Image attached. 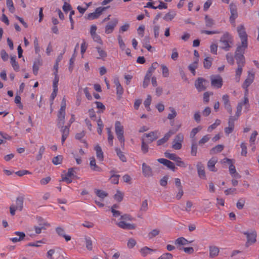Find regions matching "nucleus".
Wrapping results in <instances>:
<instances>
[{"label": "nucleus", "mask_w": 259, "mask_h": 259, "mask_svg": "<svg viewBox=\"0 0 259 259\" xmlns=\"http://www.w3.org/2000/svg\"><path fill=\"white\" fill-rule=\"evenodd\" d=\"M233 41L232 36L229 34V33L226 32L221 37L220 39V42L222 45V48L228 51L231 48L230 44H232Z\"/></svg>", "instance_id": "1"}, {"label": "nucleus", "mask_w": 259, "mask_h": 259, "mask_svg": "<svg viewBox=\"0 0 259 259\" xmlns=\"http://www.w3.org/2000/svg\"><path fill=\"white\" fill-rule=\"evenodd\" d=\"M115 131L117 139L120 142L121 145H124V138L123 136V126L121 125L119 121H116L115 123Z\"/></svg>", "instance_id": "2"}, {"label": "nucleus", "mask_w": 259, "mask_h": 259, "mask_svg": "<svg viewBox=\"0 0 259 259\" xmlns=\"http://www.w3.org/2000/svg\"><path fill=\"white\" fill-rule=\"evenodd\" d=\"M242 233L245 235L247 238V241L245 243L246 246L248 247L256 242V233L255 231H244L242 232Z\"/></svg>", "instance_id": "3"}, {"label": "nucleus", "mask_w": 259, "mask_h": 259, "mask_svg": "<svg viewBox=\"0 0 259 259\" xmlns=\"http://www.w3.org/2000/svg\"><path fill=\"white\" fill-rule=\"evenodd\" d=\"M209 82L202 77H198L195 82V87L197 91L200 92L205 91Z\"/></svg>", "instance_id": "4"}, {"label": "nucleus", "mask_w": 259, "mask_h": 259, "mask_svg": "<svg viewBox=\"0 0 259 259\" xmlns=\"http://www.w3.org/2000/svg\"><path fill=\"white\" fill-rule=\"evenodd\" d=\"M109 8V6L108 7H100L97 8L95 11L93 13H89L88 15L87 19L90 20H94L98 18L102 14V13L105 11L107 9Z\"/></svg>", "instance_id": "5"}, {"label": "nucleus", "mask_w": 259, "mask_h": 259, "mask_svg": "<svg viewBox=\"0 0 259 259\" xmlns=\"http://www.w3.org/2000/svg\"><path fill=\"white\" fill-rule=\"evenodd\" d=\"M211 86L217 89L221 88L223 85V79L220 75L212 76L211 77Z\"/></svg>", "instance_id": "6"}, {"label": "nucleus", "mask_w": 259, "mask_h": 259, "mask_svg": "<svg viewBox=\"0 0 259 259\" xmlns=\"http://www.w3.org/2000/svg\"><path fill=\"white\" fill-rule=\"evenodd\" d=\"M118 22V20L117 18H114L111 21L108 22L105 26V33L106 34L112 33L113 31L114 28L117 25Z\"/></svg>", "instance_id": "7"}, {"label": "nucleus", "mask_w": 259, "mask_h": 259, "mask_svg": "<svg viewBox=\"0 0 259 259\" xmlns=\"http://www.w3.org/2000/svg\"><path fill=\"white\" fill-rule=\"evenodd\" d=\"M254 78V74L248 71L247 77L242 85V88L245 89L246 93L248 92L247 88L253 82Z\"/></svg>", "instance_id": "8"}, {"label": "nucleus", "mask_w": 259, "mask_h": 259, "mask_svg": "<svg viewBox=\"0 0 259 259\" xmlns=\"http://www.w3.org/2000/svg\"><path fill=\"white\" fill-rule=\"evenodd\" d=\"M14 234L18 236L19 237H13L11 238L10 239L11 241H12L14 243H16L17 242H20L22 240H29V238H26V235L23 232H19V231H16L14 232Z\"/></svg>", "instance_id": "9"}, {"label": "nucleus", "mask_w": 259, "mask_h": 259, "mask_svg": "<svg viewBox=\"0 0 259 259\" xmlns=\"http://www.w3.org/2000/svg\"><path fill=\"white\" fill-rule=\"evenodd\" d=\"M222 101L224 103L225 108L228 112L231 114L232 113V108L230 104L229 96L228 95H224L222 97Z\"/></svg>", "instance_id": "10"}, {"label": "nucleus", "mask_w": 259, "mask_h": 259, "mask_svg": "<svg viewBox=\"0 0 259 259\" xmlns=\"http://www.w3.org/2000/svg\"><path fill=\"white\" fill-rule=\"evenodd\" d=\"M199 177L201 179H206L204 165L201 162H198L196 165Z\"/></svg>", "instance_id": "11"}, {"label": "nucleus", "mask_w": 259, "mask_h": 259, "mask_svg": "<svg viewBox=\"0 0 259 259\" xmlns=\"http://www.w3.org/2000/svg\"><path fill=\"white\" fill-rule=\"evenodd\" d=\"M237 32L241 42L244 41H247V35L245 30V28L243 25H240L237 27Z\"/></svg>", "instance_id": "12"}, {"label": "nucleus", "mask_w": 259, "mask_h": 259, "mask_svg": "<svg viewBox=\"0 0 259 259\" xmlns=\"http://www.w3.org/2000/svg\"><path fill=\"white\" fill-rule=\"evenodd\" d=\"M229 7L231 14V15L230 17V20L232 22L234 21L238 17L237 10L236 6L233 3L230 4Z\"/></svg>", "instance_id": "13"}, {"label": "nucleus", "mask_w": 259, "mask_h": 259, "mask_svg": "<svg viewBox=\"0 0 259 259\" xmlns=\"http://www.w3.org/2000/svg\"><path fill=\"white\" fill-rule=\"evenodd\" d=\"M42 65V61L40 57L35 59L32 67L33 73L35 75H36L38 74L39 67Z\"/></svg>", "instance_id": "14"}, {"label": "nucleus", "mask_w": 259, "mask_h": 259, "mask_svg": "<svg viewBox=\"0 0 259 259\" xmlns=\"http://www.w3.org/2000/svg\"><path fill=\"white\" fill-rule=\"evenodd\" d=\"M248 42L245 40L244 42H241V45L237 46L235 54H243L245 53V50L247 48Z\"/></svg>", "instance_id": "15"}, {"label": "nucleus", "mask_w": 259, "mask_h": 259, "mask_svg": "<svg viewBox=\"0 0 259 259\" xmlns=\"http://www.w3.org/2000/svg\"><path fill=\"white\" fill-rule=\"evenodd\" d=\"M117 225L119 227L126 230H133L136 228V225L135 224L126 223L124 221H121L118 223Z\"/></svg>", "instance_id": "16"}, {"label": "nucleus", "mask_w": 259, "mask_h": 259, "mask_svg": "<svg viewBox=\"0 0 259 259\" xmlns=\"http://www.w3.org/2000/svg\"><path fill=\"white\" fill-rule=\"evenodd\" d=\"M143 174L146 177H149L152 175V171L151 168L145 163L142 164Z\"/></svg>", "instance_id": "17"}, {"label": "nucleus", "mask_w": 259, "mask_h": 259, "mask_svg": "<svg viewBox=\"0 0 259 259\" xmlns=\"http://www.w3.org/2000/svg\"><path fill=\"white\" fill-rule=\"evenodd\" d=\"M24 200V197L23 196H19L16 199V205H14V206L18 210L21 211L23 208Z\"/></svg>", "instance_id": "18"}, {"label": "nucleus", "mask_w": 259, "mask_h": 259, "mask_svg": "<svg viewBox=\"0 0 259 259\" xmlns=\"http://www.w3.org/2000/svg\"><path fill=\"white\" fill-rule=\"evenodd\" d=\"M56 231L58 235L64 237L66 241H69L71 240V236L65 234V231L63 228L60 227H57L56 228Z\"/></svg>", "instance_id": "19"}, {"label": "nucleus", "mask_w": 259, "mask_h": 259, "mask_svg": "<svg viewBox=\"0 0 259 259\" xmlns=\"http://www.w3.org/2000/svg\"><path fill=\"white\" fill-rule=\"evenodd\" d=\"M217 162V159L215 157L211 158L207 162V167L210 171L215 172L217 169L215 167V164Z\"/></svg>", "instance_id": "20"}, {"label": "nucleus", "mask_w": 259, "mask_h": 259, "mask_svg": "<svg viewBox=\"0 0 259 259\" xmlns=\"http://www.w3.org/2000/svg\"><path fill=\"white\" fill-rule=\"evenodd\" d=\"M144 136L149 138L147 141L148 144L151 143L157 139L158 136H157L156 132H151L148 134H144Z\"/></svg>", "instance_id": "21"}, {"label": "nucleus", "mask_w": 259, "mask_h": 259, "mask_svg": "<svg viewBox=\"0 0 259 259\" xmlns=\"http://www.w3.org/2000/svg\"><path fill=\"white\" fill-rule=\"evenodd\" d=\"M193 241V240L188 241L184 237H179V238H177L175 240V245H179V246L184 245H186V244L191 243Z\"/></svg>", "instance_id": "22"}, {"label": "nucleus", "mask_w": 259, "mask_h": 259, "mask_svg": "<svg viewBox=\"0 0 259 259\" xmlns=\"http://www.w3.org/2000/svg\"><path fill=\"white\" fill-rule=\"evenodd\" d=\"M172 134V133L170 131H169L165 134L164 136L162 138L157 141V145L160 146L165 143L168 140Z\"/></svg>", "instance_id": "23"}, {"label": "nucleus", "mask_w": 259, "mask_h": 259, "mask_svg": "<svg viewBox=\"0 0 259 259\" xmlns=\"http://www.w3.org/2000/svg\"><path fill=\"white\" fill-rule=\"evenodd\" d=\"M234 57L236 60L237 65L244 66L245 64V57L243 54H235Z\"/></svg>", "instance_id": "24"}, {"label": "nucleus", "mask_w": 259, "mask_h": 259, "mask_svg": "<svg viewBox=\"0 0 259 259\" xmlns=\"http://www.w3.org/2000/svg\"><path fill=\"white\" fill-rule=\"evenodd\" d=\"M176 16V12L175 11L170 10L165 15L163 19L166 21L172 20Z\"/></svg>", "instance_id": "25"}, {"label": "nucleus", "mask_w": 259, "mask_h": 259, "mask_svg": "<svg viewBox=\"0 0 259 259\" xmlns=\"http://www.w3.org/2000/svg\"><path fill=\"white\" fill-rule=\"evenodd\" d=\"M95 150L96 151V155L97 158L100 161L103 160L104 156H103V152L102 150L101 147L99 145H97L95 147Z\"/></svg>", "instance_id": "26"}, {"label": "nucleus", "mask_w": 259, "mask_h": 259, "mask_svg": "<svg viewBox=\"0 0 259 259\" xmlns=\"http://www.w3.org/2000/svg\"><path fill=\"white\" fill-rule=\"evenodd\" d=\"M219 253V249L216 246H210L209 247V256L213 258L217 256Z\"/></svg>", "instance_id": "27"}, {"label": "nucleus", "mask_w": 259, "mask_h": 259, "mask_svg": "<svg viewBox=\"0 0 259 259\" xmlns=\"http://www.w3.org/2000/svg\"><path fill=\"white\" fill-rule=\"evenodd\" d=\"M199 59H195L194 62L190 64L188 68L191 72L193 74V75H195L196 71L195 69L197 68L198 64Z\"/></svg>", "instance_id": "28"}, {"label": "nucleus", "mask_w": 259, "mask_h": 259, "mask_svg": "<svg viewBox=\"0 0 259 259\" xmlns=\"http://www.w3.org/2000/svg\"><path fill=\"white\" fill-rule=\"evenodd\" d=\"M90 165L91 169L94 171H100L101 168L98 166L96 163V160L94 157H93L90 161Z\"/></svg>", "instance_id": "29"}, {"label": "nucleus", "mask_w": 259, "mask_h": 259, "mask_svg": "<svg viewBox=\"0 0 259 259\" xmlns=\"http://www.w3.org/2000/svg\"><path fill=\"white\" fill-rule=\"evenodd\" d=\"M156 251V249H151L147 246L144 247L140 249V252L143 256H146L151 252H155Z\"/></svg>", "instance_id": "30"}, {"label": "nucleus", "mask_w": 259, "mask_h": 259, "mask_svg": "<svg viewBox=\"0 0 259 259\" xmlns=\"http://www.w3.org/2000/svg\"><path fill=\"white\" fill-rule=\"evenodd\" d=\"M224 148V146L223 145H218L215 146L214 147L211 149V150H210V153L211 154H213L221 152L223 150Z\"/></svg>", "instance_id": "31"}, {"label": "nucleus", "mask_w": 259, "mask_h": 259, "mask_svg": "<svg viewBox=\"0 0 259 259\" xmlns=\"http://www.w3.org/2000/svg\"><path fill=\"white\" fill-rule=\"evenodd\" d=\"M16 57L15 56H12L11 57V64L16 71H18L19 70V65L18 62L16 61Z\"/></svg>", "instance_id": "32"}, {"label": "nucleus", "mask_w": 259, "mask_h": 259, "mask_svg": "<svg viewBox=\"0 0 259 259\" xmlns=\"http://www.w3.org/2000/svg\"><path fill=\"white\" fill-rule=\"evenodd\" d=\"M110 172L112 174L111 177H110V180H111V183L114 184H118V181H119V178L120 177V175L114 174V171L113 170H111L110 171Z\"/></svg>", "instance_id": "33"}, {"label": "nucleus", "mask_w": 259, "mask_h": 259, "mask_svg": "<svg viewBox=\"0 0 259 259\" xmlns=\"http://www.w3.org/2000/svg\"><path fill=\"white\" fill-rule=\"evenodd\" d=\"M84 239L86 248L89 250H92L93 249V243L91 238L88 236H85Z\"/></svg>", "instance_id": "34"}, {"label": "nucleus", "mask_w": 259, "mask_h": 259, "mask_svg": "<svg viewBox=\"0 0 259 259\" xmlns=\"http://www.w3.org/2000/svg\"><path fill=\"white\" fill-rule=\"evenodd\" d=\"M143 47L147 49L148 51H151L152 47L150 45V37L149 36H145L143 39Z\"/></svg>", "instance_id": "35"}, {"label": "nucleus", "mask_w": 259, "mask_h": 259, "mask_svg": "<svg viewBox=\"0 0 259 259\" xmlns=\"http://www.w3.org/2000/svg\"><path fill=\"white\" fill-rule=\"evenodd\" d=\"M159 66V64L157 62H154L152 64V65L149 68L146 74L149 75L151 76L152 73L154 71V70L158 68Z\"/></svg>", "instance_id": "36"}, {"label": "nucleus", "mask_w": 259, "mask_h": 259, "mask_svg": "<svg viewBox=\"0 0 259 259\" xmlns=\"http://www.w3.org/2000/svg\"><path fill=\"white\" fill-rule=\"evenodd\" d=\"M115 151L116 152L117 155L119 157V159L122 162L126 161V158L125 156L124 155L123 152H122L119 148H116Z\"/></svg>", "instance_id": "37"}, {"label": "nucleus", "mask_w": 259, "mask_h": 259, "mask_svg": "<svg viewBox=\"0 0 259 259\" xmlns=\"http://www.w3.org/2000/svg\"><path fill=\"white\" fill-rule=\"evenodd\" d=\"M212 64V59L210 57H206L203 62V66L205 69H209Z\"/></svg>", "instance_id": "38"}, {"label": "nucleus", "mask_w": 259, "mask_h": 259, "mask_svg": "<svg viewBox=\"0 0 259 259\" xmlns=\"http://www.w3.org/2000/svg\"><path fill=\"white\" fill-rule=\"evenodd\" d=\"M197 153V144L196 142L193 141L191 145V154L192 156H195Z\"/></svg>", "instance_id": "39"}, {"label": "nucleus", "mask_w": 259, "mask_h": 259, "mask_svg": "<svg viewBox=\"0 0 259 259\" xmlns=\"http://www.w3.org/2000/svg\"><path fill=\"white\" fill-rule=\"evenodd\" d=\"M95 192L97 196L102 199H104L105 197L108 196L107 193L101 190L95 189Z\"/></svg>", "instance_id": "40"}, {"label": "nucleus", "mask_w": 259, "mask_h": 259, "mask_svg": "<svg viewBox=\"0 0 259 259\" xmlns=\"http://www.w3.org/2000/svg\"><path fill=\"white\" fill-rule=\"evenodd\" d=\"M205 20L206 26L208 28L211 27L214 24L213 20L207 15L205 16Z\"/></svg>", "instance_id": "41"}, {"label": "nucleus", "mask_w": 259, "mask_h": 259, "mask_svg": "<svg viewBox=\"0 0 259 259\" xmlns=\"http://www.w3.org/2000/svg\"><path fill=\"white\" fill-rule=\"evenodd\" d=\"M169 110L171 112V113L168 114L167 118L168 119L171 120L175 118L176 117L177 113L175 108L172 107H169Z\"/></svg>", "instance_id": "42"}, {"label": "nucleus", "mask_w": 259, "mask_h": 259, "mask_svg": "<svg viewBox=\"0 0 259 259\" xmlns=\"http://www.w3.org/2000/svg\"><path fill=\"white\" fill-rule=\"evenodd\" d=\"M149 147L148 143H146L143 139H142L141 142V150L144 154L147 153L148 152Z\"/></svg>", "instance_id": "43"}, {"label": "nucleus", "mask_w": 259, "mask_h": 259, "mask_svg": "<svg viewBox=\"0 0 259 259\" xmlns=\"http://www.w3.org/2000/svg\"><path fill=\"white\" fill-rule=\"evenodd\" d=\"M63 160V156L62 155H58L54 157L52 159V162L55 165L61 164Z\"/></svg>", "instance_id": "44"}, {"label": "nucleus", "mask_w": 259, "mask_h": 259, "mask_svg": "<svg viewBox=\"0 0 259 259\" xmlns=\"http://www.w3.org/2000/svg\"><path fill=\"white\" fill-rule=\"evenodd\" d=\"M160 233V231L158 229H155L152 230L151 232H150L148 234V237L149 239H152L157 235H158Z\"/></svg>", "instance_id": "45"}, {"label": "nucleus", "mask_w": 259, "mask_h": 259, "mask_svg": "<svg viewBox=\"0 0 259 259\" xmlns=\"http://www.w3.org/2000/svg\"><path fill=\"white\" fill-rule=\"evenodd\" d=\"M95 103L97 105V108L99 109L100 110L98 111V113H103V112L105 110L106 107L103 105V104L101 102L96 101Z\"/></svg>", "instance_id": "46"}, {"label": "nucleus", "mask_w": 259, "mask_h": 259, "mask_svg": "<svg viewBox=\"0 0 259 259\" xmlns=\"http://www.w3.org/2000/svg\"><path fill=\"white\" fill-rule=\"evenodd\" d=\"M36 219L39 226L44 227H45V226H50V224L46 222L42 218L37 217Z\"/></svg>", "instance_id": "47"}, {"label": "nucleus", "mask_w": 259, "mask_h": 259, "mask_svg": "<svg viewBox=\"0 0 259 259\" xmlns=\"http://www.w3.org/2000/svg\"><path fill=\"white\" fill-rule=\"evenodd\" d=\"M123 197V194L120 191H117V193L114 195V199L118 202H121Z\"/></svg>", "instance_id": "48"}, {"label": "nucleus", "mask_w": 259, "mask_h": 259, "mask_svg": "<svg viewBox=\"0 0 259 259\" xmlns=\"http://www.w3.org/2000/svg\"><path fill=\"white\" fill-rule=\"evenodd\" d=\"M178 248H179V249L180 250H183L185 251V252H186V253L189 254H191L193 253V252H194V249L192 247H179V246H178Z\"/></svg>", "instance_id": "49"}, {"label": "nucleus", "mask_w": 259, "mask_h": 259, "mask_svg": "<svg viewBox=\"0 0 259 259\" xmlns=\"http://www.w3.org/2000/svg\"><path fill=\"white\" fill-rule=\"evenodd\" d=\"M178 166L182 167H186V165L185 162L182 160V158L179 156H177L175 161Z\"/></svg>", "instance_id": "50"}, {"label": "nucleus", "mask_w": 259, "mask_h": 259, "mask_svg": "<svg viewBox=\"0 0 259 259\" xmlns=\"http://www.w3.org/2000/svg\"><path fill=\"white\" fill-rule=\"evenodd\" d=\"M116 94L118 99L121 98V96L123 93V89L121 85L116 87Z\"/></svg>", "instance_id": "51"}, {"label": "nucleus", "mask_w": 259, "mask_h": 259, "mask_svg": "<svg viewBox=\"0 0 259 259\" xmlns=\"http://www.w3.org/2000/svg\"><path fill=\"white\" fill-rule=\"evenodd\" d=\"M245 200L244 198H240L236 204V206L238 209H242L245 204Z\"/></svg>", "instance_id": "52"}, {"label": "nucleus", "mask_w": 259, "mask_h": 259, "mask_svg": "<svg viewBox=\"0 0 259 259\" xmlns=\"http://www.w3.org/2000/svg\"><path fill=\"white\" fill-rule=\"evenodd\" d=\"M164 156L166 158L175 161L177 157L178 156L176 154L173 153H170L168 151H166L164 152Z\"/></svg>", "instance_id": "53"}, {"label": "nucleus", "mask_w": 259, "mask_h": 259, "mask_svg": "<svg viewBox=\"0 0 259 259\" xmlns=\"http://www.w3.org/2000/svg\"><path fill=\"white\" fill-rule=\"evenodd\" d=\"M97 123L98 126L97 128V132L99 135H101L102 132V129L103 128L104 125L101 118L98 120Z\"/></svg>", "instance_id": "54"}, {"label": "nucleus", "mask_w": 259, "mask_h": 259, "mask_svg": "<svg viewBox=\"0 0 259 259\" xmlns=\"http://www.w3.org/2000/svg\"><path fill=\"white\" fill-rule=\"evenodd\" d=\"M57 126L59 128L64 127L65 117H58Z\"/></svg>", "instance_id": "55"}, {"label": "nucleus", "mask_w": 259, "mask_h": 259, "mask_svg": "<svg viewBox=\"0 0 259 259\" xmlns=\"http://www.w3.org/2000/svg\"><path fill=\"white\" fill-rule=\"evenodd\" d=\"M257 135H258V133L256 131H254L252 133V134L250 137V139H249L250 145H252L254 144V143H255L256 137Z\"/></svg>", "instance_id": "56"}, {"label": "nucleus", "mask_w": 259, "mask_h": 259, "mask_svg": "<svg viewBox=\"0 0 259 259\" xmlns=\"http://www.w3.org/2000/svg\"><path fill=\"white\" fill-rule=\"evenodd\" d=\"M76 167H71L68 169V172L66 174V176L68 177H74V173H76L75 169H77Z\"/></svg>", "instance_id": "57"}, {"label": "nucleus", "mask_w": 259, "mask_h": 259, "mask_svg": "<svg viewBox=\"0 0 259 259\" xmlns=\"http://www.w3.org/2000/svg\"><path fill=\"white\" fill-rule=\"evenodd\" d=\"M150 77H151V76L146 74V75L145 76L144 79L143 83V87L144 88H146L148 87V85L150 82Z\"/></svg>", "instance_id": "58"}, {"label": "nucleus", "mask_w": 259, "mask_h": 259, "mask_svg": "<svg viewBox=\"0 0 259 259\" xmlns=\"http://www.w3.org/2000/svg\"><path fill=\"white\" fill-rule=\"evenodd\" d=\"M162 75L164 77H167L169 75V71L168 68L164 65H161Z\"/></svg>", "instance_id": "59"}, {"label": "nucleus", "mask_w": 259, "mask_h": 259, "mask_svg": "<svg viewBox=\"0 0 259 259\" xmlns=\"http://www.w3.org/2000/svg\"><path fill=\"white\" fill-rule=\"evenodd\" d=\"M96 49L100 55V57L98 58V59L101 58H103L107 56V53L104 50H102L100 47H97Z\"/></svg>", "instance_id": "60"}, {"label": "nucleus", "mask_w": 259, "mask_h": 259, "mask_svg": "<svg viewBox=\"0 0 259 259\" xmlns=\"http://www.w3.org/2000/svg\"><path fill=\"white\" fill-rule=\"evenodd\" d=\"M117 38H118V44H119L120 48L122 50H124L125 49V45L123 40H122V37L121 36V35H119L118 36Z\"/></svg>", "instance_id": "61"}, {"label": "nucleus", "mask_w": 259, "mask_h": 259, "mask_svg": "<svg viewBox=\"0 0 259 259\" xmlns=\"http://www.w3.org/2000/svg\"><path fill=\"white\" fill-rule=\"evenodd\" d=\"M65 109L64 105L61 106L60 109L58 113V117H63L65 116Z\"/></svg>", "instance_id": "62"}, {"label": "nucleus", "mask_w": 259, "mask_h": 259, "mask_svg": "<svg viewBox=\"0 0 259 259\" xmlns=\"http://www.w3.org/2000/svg\"><path fill=\"white\" fill-rule=\"evenodd\" d=\"M226 59L228 62L231 65H233L234 62V57L231 53H228L226 55Z\"/></svg>", "instance_id": "63"}, {"label": "nucleus", "mask_w": 259, "mask_h": 259, "mask_svg": "<svg viewBox=\"0 0 259 259\" xmlns=\"http://www.w3.org/2000/svg\"><path fill=\"white\" fill-rule=\"evenodd\" d=\"M62 9L65 13H67L68 11L71 10L72 7L71 5L68 4L67 2H64Z\"/></svg>", "instance_id": "64"}]
</instances>
